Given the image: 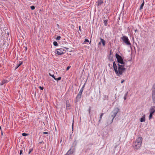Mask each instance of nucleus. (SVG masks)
<instances>
[{
	"mask_svg": "<svg viewBox=\"0 0 155 155\" xmlns=\"http://www.w3.org/2000/svg\"><path fill=\"white\" fill-rule=\"evenodd\" d=\"M43 143H44V142L43 141H42L41 142H39V143H40V144Z\"/></svg>",
	"mask_w": 155,
	"mask_h": 155,
	"instance_id": "38",
	"label": "nucleus"
},
{
	"mask_svg": "<svg viewBox=\"0 0 155 155\" xmlns=\"http://www.w3.org/2000/svg\"><path fill=\"white\" fill-rule=\"evenodd\" d=\"M8 82L7 80H4L2 81V82L0 83V84L1 85H3L4 84L7 83Z\"/></svg>",
	"mask_w": 155,
	"mask_h": 155,
	"instance_id": "15",
	"label": "nucleus"
},
{
	"mask_svg": "<svg viewBox=\"0 0 155 155\" xmlns=\"http://www.w3.org/2000/svg\"><path fill=\"white\" fill-rule=\"evenodd\" d=\"M53 45L55 46H58V45L57 42L55 41L53 42Z\"/></svg>",
	"mask_w": 155,
	"mask_h": 155,
	"instance_id": "19",
	"label": "nucleus"
},
{
	"mask_svg": "<svg viewBox=\"0 0 155 155\" xmlns=\"http://www.w3.org/2000/svg\"><path fill=\"white\" fill-rule=\"evenodd\" d=\"M28 135V134H26L25 133H23L22 134V135L23 136H26Z\"/></svg>",
	"mask_w": 155,
	"mask_h": 155,
	"instance_id": "22",
	"label": "nucleus"
},
{
	"mask_svg": "<svg viewBox=\"0 0 155 155\" xmlns=\"http://www.w3.org/2000/svg\"><path fill=\"white\" fill-rule=\"evenodd\" d=\"M137 31V29H135V32H136Z\"/></svg>",
	"mask_w": 155,
	"mask_h": 155,
	"instance_id": "40",
	"label": "nucleus"
},
{
	"mask_svg": "<svg viewBox=\"0 0 155 155\" xmlns=\"http://www.w3.org/2000/svg\"><path fill=\"white\" fill-rule=\"evenodd\" d=\"M70 67H71L70 66H68V67H67V68H66V70L68 71Z\"/></svg>",
	"mask_w": 155,
	"mask_h": 155,
	"instance_id": "30",
	"label": "nucleus"
},
{
	"mask_svg": "<svg viewBox=\"0 0 155 155\" xmlns=\"http://www.w3.org/2000/svg\"><path fill=\"white\" fill-rule=\"evenodd\" d=\"M31 8L32 10H34L35 9V7L34 6H31Z\"/></svg>",
	"mask_w": 155,
	"mask_h": 155,
	"instance_id": "25",
	"label": "nucleus"
},
{
	"mask_svg": "<svg viewBox=\"0 0 155 155\" xmlns=\"http://www.w3.org/2000/svg\"><path fill=\"white\" fill-rule=\"evenodd\" d=\"M64 51L62 48L57 49L56 50V54L59 55L62 54L64 53Z\"/></svg>",
	"mask_w": 155,
	"mask_h": 155,
	"instance_id": "8",
	"label": "nucleus"
},
{
	"mask_svg": "<svg viewBox=\"0 0 155 155\" xmlns=\"http://www.w3.org/2000/svg\"><path fill=\"white\" fill-rule=\"evenodd\" d=\"M101 41H100L98 44V45L99 46V45H101Z\"/></svg>",
	"mask_w": 155,
	"mask_h": 155,
	"instance_id": "34",
	"label": "nucleus"
},
{
	"mask_svg": "<svg viewBox=\"0 0 155 155\" xmlns=\"http://www.w3.org/2000/svg\"><path fill=\"white\" fill-rule=\"evenodd\" d=\"M127 97H126V96H124V100H126V99Z\"/></svg>",
	"mask_w": 155,
	"mask_h": 155,
	"instance_id": "37",
	"label": "nucleus"
},
{
	"mask_svg": "<svg viewBox=\"0 0 155 155\" xmlns=\"http://www.w3.org/2000/svg\"><path fill=\"white\" fill-rule=\"evenodd\" d=\"M111 51H110V54H111Z\"/></svg>",
	"mask_w": 155,
	"mask_h": 155,
	"instance_id": "44",
	"label": "nucleus"
},
{
	"mask_svg": "<svg viewBox=\"0 0 155 155\" xmlns=\"http://www.w3.org/2000/svg\"><path fill=\"white\" fill-rule=\"evenodd\" d=\"M22 63V62H21L19 64H17V66L15 68V69H17L20 66H21Z\"/></svg>",
	"mask_w": 155,
	"mask_h": 155,
	"instance_id": "16",
	"label": "nucleus"
},
{
	"mask_svg": "<svg viewBox=\"0 0 155 155\" xmlns=\"http://www.w3.org/2000/svg\"><path fill=\"white\" fill-rule=\"evenodd\" d=\"M128 92H127L124 95V96H126V97H127V94H128Z\"/></svg>",
	"mask_w": 155,
	"mask_h": 155,
	"instance_id": "32",
	"label": "nucleus"
},
{
	"mask_svg": "<svg viewBox=\"0 0 155 155\" xmlns=\"http://www.w3.org/2000/svg\"><path fill=\"white\" fill-rule=\"evenodd\" d=\"M144 2L143 1L142 3L140 5V9H141L143 8V5H144Z\"/></svg>",
	"mask_w": 155,
	"mask_h": 155,
	"instance_id": "18",
	"label": "nucleus"
},
{
	"mask_svg": "<svg viewBox=\"0 0 155 155\" xmlns=\"http://www.w3.org/2000/svg\"><path fill=\"white\" fill-rule=\"evenodd\" d=\"M152 97L153 102L155 103V84L153 86L152 92Z\"/></svg>",
	"mask_w": 155,
	"mask_h": 155,
	"instance_id": "7",
	"label": "nucleus"
},
{
	"mask_svg": "<svg viewBox=\"0 0 155 155\" xmlns=\"http://www.w3.org/2000/svg\"><path fill=\"white\" fill-rule=\"evenodd\" d=\"M25 50H27V48L26 47H25Z\"/></svg>",
	"mask_w": 155,
	"mask_h": 155,
	"instance_id": "41",
	"label": "nucleus"
},
{
	"mask_svg": "<svg viewBox=\"0 0 155 155\" xmlns=\"http://www.w3.org/2000/svg\"><path fill=\"white\" fill-rule=\"evenodd\" d=\"M1 134H2V135L3 134H2V131Z\"/></svg>",
	"mask_w": 155,
	"mask_h": 155,
	"instance_id": "43",
	"label": "nucleus"
},
{
	"mask_svg": "<svg viewBox=\"0 0 155 155\" xmlns=\"http://www.w3.org/2000/svg\"><path fill=\"white\" fill-rule=\"evenodd\" d=\"M145 115H144L140 118V121L141 122H145Z\"/></svg>",
	"mask_w": 155,
	"mask_h": 155,
	"instance_id": "11",
	"label": "nucleus"
},
{
	"mask_svg": "<svg viewBox=\"0 0 155 155\" xmlns=\"http://www.w3.org/2000/svg\"><path fill=\"white\" fill-rule=\"evenodd\" d=\"M20 155H23V154H22V152L21 150L20 151Z\"/></svg>",
	"mask_w": 155,
	"mask_h": 155,
	"instance_id": "31",
	"label": "nucleus"
},
{
	"mask_svg": "<svg viewBox=\"0 0 155 155\" xmlns=\"http://www.w3.org/2000/svg\"><path fill=\"white\" fill-rule=\"evenodd\" d=\"M150 114H151L152 115H153V113H153V112H150Z\"/></svg>",
	"mask_w": 155,
	"mask_h": 155,
	"instance_id": "36",
	"label": "nucleus"
},
{
	"mask_svg": "<svg viewBox=\"0 0 155 155\" xmlns=\"http://www.w3.org/2000/svg\"><path fill=\"white\" fill-rule=\"evenodd\" d=\"M73 124H72V129H73Z\"/></svg>",
	"mask_w": 155,
	"mask_h": 155,
	"instance_id": "42",
	"label": "nucleus"
},
{
	"mask_svg": "<svg viewBox=\"0 0 155 155\" xmlns=\"http://www.w3.org/2000/svg\"><path fill=\"white\" fill-rule=\"evenodd\" d=\"M125 65H120L119 64H118V68L117 66L114 62L113 63V67L115 74L118 76H120L122 75L123 73L125 71L126 69L125 68Z\"/></svg>",
	"mask_w": 155,
	"mask_h": 155,
	"instance_id": "1",
	"label": "nucleus"
},
{
	"mask_svg": "<svg viewBox=\"0 0 155 155\" xmlns=\"http://www.w3.org/2000/svg\"><path fill=\"white\" fill-rule=\"evenodd\" d=\"M61 38V37L60 36H57V37L56 38V39L57 40H59Z\"/></svg>",
	"mask_w": 155,
	"mask_h": 155,
	"instance_id": "24",
	"label": "nucleus"
},
{
	"mask_svg": "<svg viewBox=\"0 0 155 155\" xmlns=\"http://www.w3.org/2000/svg\"><path fill=\"white\" fill-rule=\"evenodd\" d=\"M43 134H48V133L47 132H44L43 133Z\"/></svg>",
	"mask_w": 155,
	"mask_h": 155,
	"instance_id": "33",
	"label": "nucleus"
},
{
	"mask_svg": "<svg viewBox=\"0 0 155 155\" xmlns=\"http://www.w3.org/2000/svg\"><path fill=\"white\" fill-rule=\"evenodd\" d=\"M32 150H30L28 152L29 154H30L31 153V151Z\"/></svg>",
	"mask_w": 155,
	"mask_h": 155,
	"instance_id": "39",
	"label": "nucleus"
},
{
	"mask_svg": "<svg viewBox=\"0 0 155 155\" xmlns=\"http://www.w3.org/2000/svg\"><path fill=\"white\" fill-rule=\"evenodd\" d=\"M89 40L88 39H86L84 42V43H85L86 42H88Z\"/></svg>",
	"mask_w": 155,
	"mask_h": 155,
	"instance_id": "23",
	"label": "nucleus"
},
{
	"mask_svg": "<svg viewBox=\"0 0 155 155\" xmlns=\"http://www.w3.org/2000/svg\"><path fill=\"white\" fill-rule=\"evenodd\" d=\"M91 111V107H89V109H88V112H89V114L90 115V114Z\"/></svg>",
	"mask_w": 155,
	"mask_h": 155,
	"instance_id": "26",
	"label": "nucleus"
},
{
	"mask_svg": "<svg viewBox=\"0 0 155 155\" xmlns=\"http://www.w3.org/2000/svg\"><path fill=\"white\" fill-rule=\"evenodd\" d=\"M121 39L127 45L130 46H131V44L127 36H124L123 37H121Z\"/></svg>",
	"mask_w": 155,
	"mask_h": 155,
	"instance_id": "4",
	"label": "nucleus"
},
{
	"mask_svg": "<svg viewBox=\"0 0 155 155\" xmlns=\"http://www.w3.org/2000/svg\"><path fill=\"white\" fill-rule=\"evenodd\" d=\"M150 112H151L153 113H154L155 112V106H152L151 107V108L150 110Z\"/></svg>",
	"mask_w": 155,
	"mask_h": 155,
	"instance_id": "13",
	"label": "nucleus"
},
{
	"mask_svg": "<svg viewBox=\"0 0 155 155\" xmlns=\"http://www.w3.org/2000/svg\"><path fill=\"white\" fill-rule=\"evenodd\" d=\"M73 153V151L71 150V149H70L66 153L67 155H70V154Z\"/></svg>",
	"mask_w": 155,
	"mask_h": 155,
	"instance_id": "14",
	"label": "nucleus"
},
{
	"mask_svg": "<svg viewBox=\"0 0 155 155\" xmlns=\"http://www.w3.org/2000/svg\"><path fill=\"white\" fill-rule=\"evenodd\" d=\"M115 56L118 63L120 64V65H125V63L124 61L123 58L121 56L117 53L116 54Z\"/></svg>",
	"mask_w": 155,
	"mask_h": 155,
	"instance_id": "3",
	"label": "nucleus"
},
{
	"mask_svg": "<svg viewBox=\"0 0 155 155\" xmlns=\"http://www.w3.org/2000/svg\"><path fill=\"white\" fill-rule=\"evenodd\" d=\"M65 155H67L66 154Z\"/></svg>",
	"mask_w": 155,
	"mask_h": 155,
	"instance_id": "46",
	"label": "nucleus"
},
{
	"mask_svg": "<svg viewBox=\"0 0 155 155\" xmlns=\"http://www.w3.org/2000/svg\"><path fill=\"white\" fill-rule=\"evenodd\" d=\"M142 142V138L139 137L136 139L133 144V147L135 150H138L140 148Z\"/></svg>",
	"mask_w": 155,
	"mask_h": 155,
	"instance_id": "2",
	"label": "nucleus"
},
{
	"mask_svg": "<svg viewBox=\"0 0 155 155\" xmlns=\"http://www.w3.org/2000/svg\"><path fill=\"white\" fill-rule=\"evenodd\" d=\"M84 87V85L81 88L79 93L76 97V99L75 101V103H77L78 101L81 98L82 93L83 91V89Z\"/></svg>",
	"mask_w": 155,
	"mask_h": 155,
	"instance_id": "6",
	"label": "nucleus"
},
{
	"mask_svg": "<svg viewBox=\"0 0 155 155\" xmlns=\"http://www.w3.org/2000/svg\"><path fill=\"white\" fill-rule=\"evenodd\" d=\"M39 88L41 90H43V89H44L43 87H41V86H40L39 87Z\"/></svg>",
	"mask_w": 155,
	"mask_h": 155,
	"instance_id": "29",
	"label": "nucleus"
},
{
	"mask_svg": "<svg viewBox=\"0 0 155 155\" xmlns=\"http://www.w3.org/2000/svg\"><path fill=\"white\" fill-rule=\"evenodd\" d=\"M107 20H105L104 21V25H107Z\"/></svg>",
	"mask_w": 155,
	"mask_h": 155,
	"instance_id": "21",
	"label": "nucleus"
},
{
	"mask_svg": "<svg viewBox=\"0 0 155 155\" xmlns=\"http://www.w3.org/2000/svg\"><path fill=\"white\" fill-rule=\"evenodd\" d=\"M124 81V80H122L121 81V83H123Z\"/></svg>",
	"mask_w": 155,
	"mask_h": 155,
	"instance_id": "35",
	"label": "nucleus"
},
{
	"mask_svg": "<svg viewBox=\"0 0 155 155\" xmlns=\"http://www.w3.org/2000/svg\"><path fill=\"white\" fill-rule=\"evenodd\" d=\"M69 1H70L71 0H69Z\"/></svg>",
	"mask_w": 155,
	"mask_h": 155,
	"instance_id": "47",
	"label": "nucleus"
},
{
	"mask_svg": "<svg viewBox=\"0 0 155 155\" xmlns=\"http://www.w3.org/2000/svg\"><path fill=\"white\" fill-rule=\"evenodd\" d=\"M152 115H152L151 114H150L149 117V119H150L152 118Z\"/></svg>",
	"mask_w": 155,
	"mask_h": 155,
	"instance_id": "27",
	"label": "nucleus"
},
{
	"mask_svg": "<svg viewBox=\"0 0 155 155\" xmlns=\"http://www.w3.org/2000/svg\"><path fill=\"white\" fill-rule=\"evenodd\" d=\"M66 107L68 109H69V108L70 107V104L69 103V101L67 100L66 102Z\"/></svg>",
	"mask_w": 155,
	"mask_h": 155,
	"instance_id": "10",
	"label": "nucleus"
},
{
	"mask_svg": "<svg viewBox=\"0 0 155 155\" xmlns=\"http://www.w3.org/2000/svg\"><path fill=\"white\" fill-rule=\"evenodd\" d=\"M61 77H60L57 78H54V80H57V81H58L61 80Z\"/></svg>",
	"mask_w": 155,
	"mask_h": 155,
	"instance_id": "20",
	"label": "nucleus"
},
{
	"mask_svg": "<svg viewBox=\"0 0 155 155\" xmlns=\"http://www.w3.org/2000/svg\"><path fill=\"white\" fill-rule=\"evenodd\" d=\"M103 114H104V113H101V115L100 116L99 120V122H100Z\"/></svg>",
	"mask_w": 155,
	"mask_h": 155,
	"instance_id": "17",
	"label": "nucleus"
},
{
	"mask_svg": "<svg viewBox=\"0 0 155 155\" xmlns=\"http://www.w3.org/2000/svg\"><path fill=\"white\" fill-rule=\"evenodd\" d=\"M91 41H90V43H91Z\"/></svg>",
	"mask_w": 155,
	"mask_h": 155,
	"instance_id": "45",
	"label": "nucleus"
},
{
	"mask_svg": "<svg viewBox=\"0 0 155 155\" xmlns=\"http://www.w3.org/2000/svg\"><path fill=\"white\" fill-rule=\"evenodd\" d=\"M119 110V109L118 108H115L112 111L113 114L111 115V117H112V120H111L110 124L112 123L113 122V120L114 117H116L117 114Z\"/></svg>",
	"mask_w": 155,
	"mask_h": 155,
	"instance_id": "5",
	"label": "nucleus"
},
{
	"mask_svg": "<svg viewBox=\"0 0 155 155\" xmlns=\"http://www.w3.org/2000/svg\"><path fill=\"white\" fill-rule=\"evenodd\" d=\"M100 39L101 40V43H102L103 46H104L105 45V41L101 38H100Z\"/></svg>",
	"mask_w": 155,
	"mask_h": 155,
	"instance_id": "12",
	"label": "nucleus"
},
{
	"mask_svg": "<svg viewBox=\"0 0 155 155\" xmlns=\"http://www.w3.org/2000/svg\"><path fill=\"white\" fill-rule=\"evenodd\" d=\"M49 75L50 76H51L54 79V78H55V76H54V75H51L50 74H49Z\"/></svg>",
	"mask_w": 155,
	"mask_h": 155,
	"instance_id": "28",
	"label": "nucleus"
},
{
	"mask_svg": "<svg viewBox=\"0 0 155 155\" xmlns=\"http://www.w3.org/2000/svg\"><path fill=\"white\" fill-rule=\"evenodd\" d=\"M97 3V6H101L103 4L104 2L103 0H98Z\"/></svg>",
	"mask_w": 155,
	"mask_h": 155,
	"instance_id": "9",
	"label": "nucleus"
}]
</instances>
